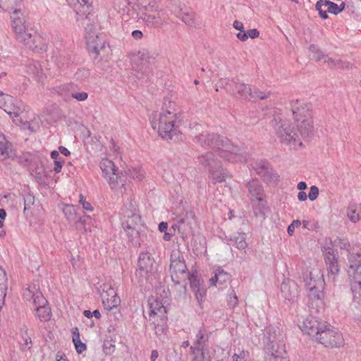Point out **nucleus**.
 I'll return each mask as SVG.
<instances>
[{
	"label": "nucleus",
	"instance_id": "nucleus-1",
	"mask_svg": "<svg viewBox=\"0 0 361 361\" xmlns=\"http://www.w3.org/2000/svg\"><path fill=\"white\" fill-rule=\"evenodd\" d=\"M180 113L176 104L168 99L163 102L159 111L154 112L150 117V122L154 130L159 136L166 140L176 141L180 139V132L178 129Z\"/></svg>",
	"mask_w": 361,
	"mask_h": 361
},
{
	"label": "nucleus",
	"instance_id": "nucleus-2",
	"mask_svg": "<svg viewBox=\"0 0 361 361\" xmlns=\"http://www.w3.org/2000/svg\"><path fill=\"white\" fill-rule=\"evenodd\" d=\"M342 255L347 257L346 271L353 293V305L361 311V253L353 248L345 249Z\"/></svg>",
	"mask_w": 361,
	"mask_h": 361
},
{
	"label": "nucleus",
	"instance_id": "nucleus-3",
	"mask_svg": "<svg viewBox=\"0 0 361 361\" xmlns=\"http://www.w3.org/2000/svg\"><path fill=\"white\" fill-rule=\"evenodd\" d=\"M120 219L129 240L135 245H140L145 235V229L135 202L130 201L121 208Z\"/></svg>",
	"mask_w": 361,
	"mask_h": 361
},
{
	"label": "nucleus",
	"instance_id": "nucleus-4",
	"mask_svg": "<svg viewBox=\"0 0 361 361\" xmlns=\"http://www.w3.org/2000/svg\"><path fill=\"white\" fill-rule=\"evenodd\" d=\"M196 142L202 147L211 148L228 161H241V156L237 154L238 147L218 134H201L196 136Z\"/></svg>",
	"mask_w": 361,
	"mask_h": 361
},
{
	"label": "nucleus",
	"instance_id": "nucleus-5",
	"mask_svg": "<svg viewBox=\"0 0 361 361\" xmlns=\"http://www.w3.org/2000/svg\"><path fill=\"white\" fill-rule=\"evenodd\" d=\"M11 18L12 29L15 34V38L18 42L36 52H39L45 49L42 38L28 29L24 18L17 16L11 17Z\"/></svg>",
	"mask_w": 361,
	"mask_h": 361
},
{
	"label": "nucleus",
	"instance_id": "nucleus-6",
	"mask_svg": "<svg viewBox=\"0 0 361 361\" xmlns=\"http://www.w3.org/2000/svg\"><path fill=\"white\" fill-rule=\"evenodd\" d=\"M0 108L3 109L8 114L16 118L14 122L18 123H22L24 128H27L31 132H36L39 127V121H35V118L33 121H22L20 116L25 108L21 102H18L12 96L4 94L0 92Z\"/></svg>",
	"mask_w": 361,
	"mask_h": 361
},
{
	"label": "nucleus",
	"instance_id": "nucleus-7",
	"mask_svg": "<svg viewBox=\"0 0 361 361\" xmlns=\"http://www.w3.org/2000/svg\"><path fill=\"white\" fill-rule=\"evenodd\" d=\"M292 115L298 123V130L302 137L310 136L312 132V121L309 106L298 99L290 102Z\"/></svg>",
	"mask_w": 361,
	"mask_h": 361
},
{
	"label": "nucleus",
	"instance_id": "nucleus-8",
	"mask_svg": "<svg viewBox=\"0 0 361 361\" xmlns=\"http://www.w3.org/2000/svg\"><path fill=\"white\" fill-rule=\"evenodd\" d=\"M140 19L149 27H160L166 23L165 12L154 1L143 4L139 1Z\"/></svg>",
	"mask_w": 361,
	"mask_h": 361
},
{
	"label": "nucleus",
	"instance_id": "nucleus-9",
	"mask_svg": "<svg viewBox=\"0 0 361 361\" xmlns=\"http://www.w3.org/2000/svg\"><path fill=\"white\" fill-rule=\"evenodd\" d=\"M276 123L274 126L276 134L281 142L288 145L290 147L297 149L302 147V141L300 134L298 133L291 126L290 121L286 118H275Z\"/></svg>",
	"mask_w": 361,
	"mask_h": 361
},
{
	"label": "nucleus",
	"instance_id": "nucleus-10",
	"mask_svg": "<svg viewBox=\"0 0 361 361\" xmlns=\"http://www.w3.org/2000/svg\"><path fill=\"white\" fill-rule=\"evenodd\" d=\"M198 162L209 172V178L213 183H223L228 176L221 161L215 157L213 152H209L197 157Z\"/></svg>",
	"mask_w": 361,
	"mask_h": 361
},
{
	"label": "nucleus",
	"instance_id": "nucleus-11",
	"mask_svg": "<svg viewBox=\"0 0 361 361\" xmlns=\"http://www.w3.org/2000/svg\"><path fill=\"white\" fill-rule=\"evenodd\" d=\"M304 281L305 285L309 287L307 295L311 300H317L324 298L323 289L325 283L319 270L306 274Z\"/></svg>",
	"mask_w": 361,
	"mask_h": 361
},
{
	"label": "nucleus",
	"instance_id": "nucleus-12",
	"mask_svg": "<svg viewBox=\"0 0 361 361\" xmlns=\"http://www.w3.org/2000/svg\"><path fill=\"white\" fill-rule=\"evenodd\" d=\"M315 340L326 347L331 348H337L343 343L342 334L327 324L325 325V329L321 331Z\"/></svg>",
	"mask_w": 361,
	"mask_h": 361
},
{
	"label": "nucleus",
	"instance_id": "nucleus-13",
	"mask_svg": "<svg viewBox=\"0 0 361 361\" xmlns=\"http://www.w3.org/2000/svg\"><path fill=\"white\" fill-rule=\"evenodd\" d=\"M187 267L179 252H173L171 256L170 272L172 281L177 284L190 276L186 272Z\"/></svg>",
	"mask_w": 361,
	"mask_h": 361
},
{
	"label": "nucleus",
	"instance_id": "nucleus-14",
	"mask_svg": "<svg viewBox=\"0 0 361 361\" xmlns=\"http://www.w3.org/2000/svg\"><path fill=\"white\" fill-rule=\"evenodd\" d=\"M98 290L105 309L112 310L119 306L121 300L110 283L100 285Z\"/></svg>",
	"mask_w": 361,
	"mask_h": 361
},
{
	"label": "nucleus",
	"instance_id": "nucleus-15",
	"mask_svg": "<svg viewBox=\"0 0 361 361\" xmlns=\"http://www.w3.org/2000/svg\"><path fill=\"white\" fill-rule=\"evenodd\" d=\"M85 35L86 43L88 50L94 54V57L98 56L101 51L105 49L104 41L99 37L97 30L92 25L86 28Z\"/></svg>",
	"mask_w": 361,
	"mask_h": 361
},
{
	"label": "nucleus",
	"instance_id": "nucleus-16",
	"mask_svg": "<svg viewBox=\"0 0 361 361\" xmlns=\"http://www.w3.org/2000/svg\"><path fill=\"white\" fill-rule=\"evenodd\" d=\"M326 324L317 317L308 316L300 325V328L305 334L316 339L321 331L325 329Z\"/></svg>",
	"mask_w": 361,
	"mask_h": 361
},
{
	"label": "nucleus",
	"instance_id": "nucleus-17",
	"mask_svg": "<svg viewBox=\"0 0 361 361\" xmlns=\"http://www.w3.org/2000/svg\"><path fill=\"white\" fill-rule=\"evenodd\" d=\"M126 172H118L110 176L108 180L109 185L111 190L118 194H123L130 188V180H128Z\"/></svg>",
	"mask_w": 361,
	"mask_h": 361
},
{
	"label": "nucleus",
	"instance_id": "nucleus-18",
	"mask_svg": "<svg viewBox=\"0 0 361 361\" xmlns=\"http://www.w3.org/2000/svg\"><path fill=\"white\" fill-rule=\"evenodd\" d=\"M324 255L328 270V278L335 281L340 271L338 257L331 247L326 248Z\"/></svg>",
	"mask_w": 361,
	"mask_h": 361
},
{
	"label": "nucleus",
	"instance_id": "nucleus-19",
	"mask_svg": "<svg viewBox=\"0 0 361 361\" xmlns=\"http://www.w3.org/2000/svg\"><path fill=\"white\" fill-rule=\"evenodd\" d=\"M235 90L239 97L244 99H264L268 97V94L259 90L252 91L249 85L244 83L236 84Z\"/></svg>",
	"mask_w": 361,
	"mask_h": 361
},
{
	"label": "nucleus",
	"instance_id": "nucleus-20",
	"mask_svg": "<svg viewBox=\"0 0 361 361\" xmlns=\"http://www.w3.org/2000/svg\"><path fill=\"white\" fill-rule=\"evenodd\" d=\"M166 304L167 300H160L158 298L151 297L149 299V306L150 309L149 319H154L163 317H166Z\"/></svg>",
	"mask_w": 361,
	"mask_h": 361
},
{
	"label": "nucleus",
	"instance_id": "nucleus-21",
	"mask_svg": "<svg viewBox=\"0 0 361 361\" xmlns=\"http://www.w3.org/2000/svg\"><path fill=\"white\" fill-rule=\"evenodd\" d=\"M253 169L264 181L271 183L277 180V174L273 172L267 161H260L256 162L255 166H253Z\"/></svg>",
	"mask_w": 361,
	"mask_h": 361
},
{
	"label": "nucleus",
	"instance_id": "nucleus-22",
	"mask_svg": "<svg viewBox=\"0 0 361 361\" xmlns=\"http://www.w3.org/2000/svg\"><path fill=\"white\" fill-rule=\"evenodd\" d=\"M75 13L80 17L87 18L91 12L92 0H66Z\"/></svg>",
	"mask_w": 361,
	"mask_h": 361
},
{
	"label": "nucleus",
	"instance_id": "nucleus-23",
	"mask_svg": "<svg viewBox=\"0 0 361 361\" xmlns=\"http://www.w3.org/2000/svg\"><path fill=\"white\" fill-rule=\"evenodd\" d=\"M278 339L276 334L274 336H269L268 337V340L269 341V345H270V356L269 358V361H287L286 358L283 356L285 353V350L283 346L279 347V345H276V348L275 349V343Z\"/></svg>",
	"mask_w": 361,
	"mask_h": 361
},
{
	"label": "nucleus",
	"instance_id": "nucleus-24",
	"mask_svg": "<svg viewBox=\"0 0 361 361\" xmlns=\"http://www.w3.org/2000/svg\"><path fill=\"white\" fill-rule=\"evenodd\" d=\"M195 223V214L192 211L187 212L184 216L180 217L177 221L178 231L188 235L192 231Z\"/></svg>",
	"mask_w": 361,
	"mask_h": 361
},
{
	"label": "nucleus",
	"instance_id": "nucleus-25",
	"mask_svg": "<svg viewBox=\"0 0 361 361\" xmlns=\"http://www.w3.org/2000/svg\"><path fill=\"white\" fill-rule=\"evenodd\" d=\"M138 267L140 271L145 274L152 273L156 269L154 259L149 252L140 254L138 259Z\"/></svg>",
	"mask_w": 361,
	"mask_h": 361
},
{
	"label": "nucleus",
	"instance_id": "nucleus-26",
	"mask_svg": "<svg viewBox=\"0 0 361 361\" xmlns=\"http://www.w3.org/2000/svg\"><path fill=\"white\" fill-rule=\"evenodd\" d=\"M30 174L41 185L46 184L48 174L42 161H37L30 167Z\"/></svg>",
	"mask_w": 361,
	"mask_h": 361
},
{
	"label": "nucleus",
	"instance_id": "nucleus-27",
	"mask_svg": "<svg viewBox=\"0 0 361 361\" xmlns=\"http://www.w3.org/2000/svg\"><path fill=\"white\" fill-rule=\"evenodd\" d=\"M152 321L153 329L156 336L159 340H164L166 338V334L168 331V326L166 324L167 317H163L156 318L154 319H149Z\"/></svg>",
	"mask_w": 361,
	"mask_h": 361
},
{
	"label": "nucleus",
	"instance_id": "nucleus-28",
	"mask_svg": "<svg viewBox=\"0 0 361 361\" xmlns=\"http://www.w3.org/2000/svg\"><path fill=\"white\" fill-rule=\"evenodd\" d=\"M190 287L195 293V297L199 303H201L206 295V288L196 276L191 275L189 277Z\"/></svg>",
	"mask_w": 361,
	"mask_h": 361
},
{
	"label": "nucleus",
	"instance_id": "nucleus-29",
	"mask_svg": "<svg viewBox=\"0 0 361 361\" xmlns=\"http://www.w3.org/2000/svg\"><path fill=\"white\" fill-rule=\"evenodd\" d=\"M230 275L221 268L214 271V276L210 279L211 285L219 286H226L230 282Z\"/></svg>",
	"mask_w": 361,
	"mask_h": 361
},
{
	"label": "nucleus",
	"instance_id": "nucleus-30",
	"mask_svg": "<svg viewBox=\"0 0 361 361\" xmlns=\"http://www.w3.org/2000/svg\"><path fill=\"white\" fill-rule=\"evenodd\" d=\"M281 291L286 299H288L289 300H293L298 296V286L294 281L288 280L282 283Z\"/></svg>",
	"mask_w": 361,
	"mask_h": 361
},
{
	"label": "nucleus",
	"instance_id": "nucleus-31",
	"mask_svg": "<svg viewBox=\"0 0 361 361\" xmlns=\"http://www.w3.org/2000/svg\"><path fill=\"white\" fill-rule=\"evenodd\" d=\"M248 191L252 201L262 200V188L257 180H252L247 183Z\"/></svg>",
	"mask_w": 361,
	"mask_h": 361
},
{
	"label": "nucleus",
	"instance_id": "nucleus-32",
	"mask_svg": "<svg viewBox=\"0 0 361 361\" xmlns=\"http://www.w3.org/2000/svg\"><path fill=\"white\" fill-rule=\"evenodd\" d=\"M228 244L235 246L239 250H245L247 247L245 233H237L231 235L228 240Z\"/></svg>",
	"mask_w": 361,
	"mask_h": 361
},
{
	"label": "nucleus",
	"instance_id": "nucleus-33",
	"mask_svg": "<svg viewBox=\"0 0 361 361\" xmlns=\"http://www.w3.org/2000/svg\"><path fill=\"white\" fill-rule=\"evenodd\" d=\"M13 155L11 145L0 132V159L4 160Z\"/></svg>",
	"mask_w": 361,
	"mask_h": 361
},
{
	"label": "nucleus",
	"instance_id": "nucleus-34",
	"mask_svg": "<svg viewBox=\"0 0 361 361\" xmlns=\"http://www.w3.org/2000/svg\"><path fill=\"white\" fill-rule=\"evenodd\" d=\"M348 219L353 224L361 219V204H350L346 209Z\"/></svg>",
	"mask_w": 361,
	"mask_h": 361
},
{
	"label": "nucleus",
	"instance_id": "nucleus-35",
	"mask_svg": "<svg viewBox=\"0 0 361 361\" xmlns=\"http://www.w3.org/2000/svg\"><path fill=\"white\" fill-rule=\"evenodd\" d=\"M100 168L106 179H109L113 174H116L118 172L114 162L108 159H103L100 162Z\"/></svg>",
	"mask_w": 361,
	"mask_h": 361
},
{
	"label": "nucleus",
	"instance_id": "nucleus-36",
	"mask_svg": "<svg viewBox=\"0 0 361 361\" xmlns=\"http://www.w3.org/2000/svg\"><path fill=\"white\" fill-rule=\"evenodd\" d=\"M325 63L333 68L351 69L353 68L351 63L340 59H334L331 57H325Z\"/></svg>",
	"mask_w": 361,
	"mask_h": 361
},
{
	"label": "nucleus",
	"instance_id": "nucleus-37",
	"mask_svg": "<svg viewBox=\"0 0 361 361\" xmlns=\"http://www.w3.org/2000/svg\"><path fill=\"white\" fill-rule=\"evenodd\" d=\"M8 278L5 270L0 266V309L6 295Z\"/></svg>",
	"mask_w": 361,
	"mask_h": 361
},
{
	"label": "nucleus",
	"instance_id": "nucleus-38",
	"mask_svg": "<svg viewBox=\"0 0 361 361\" xmlns=\"http://www.w3.org/2000/svg\"><path fill=\"white\" fill-rule=\"evenodd\" d=\"M208 342V335L204 330L200 329L196 335V341L195 343V350H206Z\"/></svg>",
	"mask_w": 361,
	"mask_h": 361
},
{
	"label": "nucleus",
	"instance_id": "nucleus-39",
	"mask_svg": "<svg viewBox=\"0 0 361 361\" xmlns=\"http://www.w3.org/2000/svg\"><path fill=\"white\" fill-rule=\"evenodd\" d=\"M18 0H0V8L4 11H11L15 15L21 13V10L17 8Z\"/></svg>",
	"mask_w": 361,
	"mask_h": 361
},
{
	"label": "nucleus",
	"instance_id": "nucleus-40",
	"mask_svg": "<svg viewBox=\"0 0 361 361\" xmlns=\"http://www.w3.org/2000/svg\"><path fill=\"white\" fill-rule=\"evenodd\" d=\"M309 50L310 51V58L317 61H322L325 63V57H329L324 54L320 49L314 44L310 46Z\"/></svg>",
	"mask_w": 361,
	"mask_h": 361
},
{
	"label": "nucleus",
	"instance_id": "nucleus-41",
	"mask_svg": "<svg viewBox=\"0 0 361 361\" xmlns=\"http://www.w3.org/2000/svg\"><path fill=\"white\" fill-rule=\"evenodd\" d=\"M75 331H73V342L74 343L76 351L78 353H82L86 350V345L83 343L80 339V334L77 328Z\"/></svg>",
	"mask_w": 361,
	"mask_h": 361
},
{
	"label": "nucleus",
	"instance_id": "nucleus-42",
	"mask_svg": "<svg viewBox=\"0 0 361 361\" xmlns=\"http://www.w3.org/2000/svg\"><path fill=\"white\" fill-rule=\"evenodd\" d=\"M175 15L186 25L190 27L195 25V14L193 13H181L179 11L176 13Z\"/></svg>",
	"mask_w": 361,
	"mask_h": 361
},
{
	"label": "nucleus",
	"instance_id": "nucleus-43",
	"mask_svg": "<svg viewBox=\"0 0 361 361\" xmlns=\"http://www.w3.org/2000/svg\"><path fill=\"white\" fill-rule=\"evenodd\" d=\"M64 216L69 221H73L76 219V209L72 204H65L62 208Z\"/></svg>",
	"mask_w": 361,
	"mask_h": 361
},
{
	"label": "nucleus",
	"instance_id": "nucleus-44",
	"mask_svg": "<svg viewBox=\"0 0 361 361\" xmlns=\"http://www.w3.org/2000/svg\"><path fill=\"white\" fill-rule=\"evenodd\" d=\"M37 315L40 321L47 322L51 318V311L49 307L44 305L37 307Z\"/></svg>",
	"mask_w": 361,
	"mask_h": 361
},
{
	"label": "nucleus",
	"instance_id": "nucleus-45",
	"mask_svg": "<svg viewBox=\"0 0 361 361\" xmlns=\"http://www.w3.org/2000/svg\"><path fill=\"white\" fill-rule=\"evenodd\" d=\"M128 175L133 180L140 182L145 178V172L140 167L133 168L128 170Z\"/></svg>",
	"mask_w": 361,
	"mask_h": 361
},
{
	"label": "nucleus",
	"instance_id": "nucleus-46",
	"mask_svg": "<svg viewBox=\"0 0 361 361\" xmlns=\"http://www.w3.org/2000/svg\"><path fill=\"white\" fill-rule=\"evenodd\" d=\"M194 357L192 361H211L210 357L205 355V350H195V347L190 346Z\"/></svg>",
	"mask_w": 361,
	"mask_h": 361
},
{
	"label": "nucleus",
	"instance_id": "nucleus-47",
	"mask_svg": "<svg viewBox=\"0 0 361 361\" xmlns=\"http://www.w3.org/2000/svg\"><path fill=\"white\" fill-rule=\"evenodd\" d=\"M321 4H326V11L336 15L341 12V9H338V6L334 2L320 0L318 1V6H320Z\"/></svg>",
	"mask_w": 361,
	"mask_h": 361
},
{
	"label": "nucleus",
	"instance_id": "nucleus-48",
	"mask_svg": "<svg viewBox=\"0 0 361 361\" xmlns=\"http://www.w3.org/2000/svg\"><path fill=\"white\" fill-rule=\"evenodd\" d=\"M32 302L36 306L37 308V307H42L45 305L47 301L43 296L42 293L38 290L37 293H35V295L32 300Z\"/></svg>",
	"mask_w": 361,
	"mask_h": 361
},
{
	"label": "nucleus",
	"instance_id": "nucleus-49",
	"mask_svg": "<svg viewBox=\"0 0 361 361\" xmlns=\"http://www.w3.org/2000/svg\"><path fill=\"white\" fill-rule=\"evenodd\" d=\"M37 290L38 289L35 286H29L24 290L23 296L28 301L32 300Z\"/></svg>",
	"mask_w": 361,
	"mask_h": 361
},
{
	"label": "nucleus",
	"instance_id": "nucleus-50",
	"mask_svg": "<svg viewBox=\"0 0 361 361\" xmlns=\"http://www.w3.org/2000/svg\"><path fill=\"white\" fill-rule=\"evenodd\" d=\"M227 302L228 305L231 308H234L238 305V299L234 290H232L231 293L228 295Z\"/></svg>",
	"mask_w": 361,
	"mask_h": 361
},
{
	"label": "nucleus",
	"instance_id": "nucleus-51",
	"mask_svg": "<svg viewBox=\"0 0 361 361\" xmlns=\"http://www.w3.org/2000/svg\"><path fill=\"white\" fill-rule=\"evenodd\" d=\"M249 357V352L242 350L239 354L235 353L233 357V361H247Z\"/></svg>",
	"mask_w": 361,
	"mask_h": 361
},
{
	"label": "nucleus",
	"instance_id": "nucleus-52",
	"mask_svg": "<svg viewBox=\"0 0 361 361\" xmlns=\"http://www.w3.org/2000/svg\"><path fill=\"white\" fill-rule=\"evenodd\" d=\"M139 59L142 61L141 62V68H140L141 71L143 69L146 71L148 68L147 66V59H149V53L143 51L142 53L140 52Z\"/></svg>",
	"mask_w": 361,
	"mask_h": 361
},
{
	"label": "nucleus",
	"instance_id": "nucleus-53",
	"mask_svg": "<svg viewBox=\"0 0 361 361\" xmlns=\"http://www.w3.org/2000/svg\"><path fill=\"white\" fill-rule=\"evenodd\" d=\"M71 95L72 98L79 102L85 101L88 97V94L85 92H73Z\"/></svg>",
	"mask_w": 361,
	"mask_h": 361
},
{
	"label": "nucleus",
	"instance_id": "nucleus-54",
	"mask_svg": "<svg viewBox=\"0 0 361 361\" xmlns=\"http://www.w3.org/2000/svg\"><path fill=\"white\" fill-rule=\"evenodd\" d=\"M11 200L12 202L11 206L14 205V202H16V196L13 194L6 195L2 197L0 200V204L2 206H5L6 204H8V201Z\"/></svg>",
	"mask_w": 361,
	"mask_h": 361
},
{
	"label": "nucleus",
	"instance_id": "nucleus-55",
	"mask_svg": "<svg viewBox=\"0 0 361 361\" xmlns=\"http://www.w3.org/2000/svg\"><path fill=\"white\" fill-rule=\"evenodd\" d=\"M35 202V197L30 194H28L24 197V210H27L30 209V207L34 204Z\"/></svg>",
	"mask_w": 361,
	"mask_h": 361
},
{
	"label": "nucleus",
	"instance_id": "nucleus-56",
	"mask_svg": "<svg viewBox=\"0 0 361 361\" xmlns=\"http://www.w3.org/2000/svg\"><path fill=\"white\" fill-rule=\"evenodd\" d=\"M79 202L80 204H82V208L85 210H87L89 212H92L93 210V207L91 205V204L89 202L86 201L85 196L82 194L80 195Z\"/></svg>",
	"mask_w": 361,
	"mask_h": 361
},
{
	"label": "nucleus",
	"instance_id": "nucleus-57",
	"mask_svg": "<svg viewBox=\"0 0 361 361\" xmlns=\"http://www.w3.org/2000/svg\"><path fill=\"white\" fill-rule=\"evenodd\" d=\"M319 195V188L316 185L310 187L308 197L311 201L315 200Z\"/></svg>",
	"mask_w": 361,
	"mask_h": 361
},
{
	"label": "nucleus",
	"instance_id": "nucleus-58",
	"mask_svg": "<svg viewBox=\"0 0 361 361\" xmlns=\"http://www.w3.org/2000/svg\"><path fill=\"white\" fill-rule=\"evenodd\" d=\"M301 225V222L299 220H294L288 227V233L290 235H293L295 232V228L299 227Z\"/></svg>",
	"mask_w": 361,
	"mask_h": 361
},
{
	"label": "nucleus",
	"instance_id": "nucleus-59",
	"mask_svg": "<svg viewBox=\"0 0 361 361\" xmlns=\"http://www.w3.org/2000/svg\"><path fill=\"white\" fill-rule=\"evenodd\" d=\"M323 7L326 8V4H321L320 6H319L318 1L317 2L316 8L319 11L320 17L323 19H326L328 18V15L326 13V11L323 9Z\"/></svg>",
	"mask_w": 361,
	"mask_h": 361
},
{
	"label": "nucleus",
	"instance_id": "nucleus-60",
	"mask_svg": "<svg viewBox=\"0 0 361 361\" xmlns=\"http://www.w3.org/2000/svg\"><path fill=\"white\" fill-rule=\"evenodd\" d=\"M75 228L78 230H84L85 231H87V228L85 226V219L82 218H79L78 221H75Z\"/></svg>",
	"mask_w": 361,
	"mask_h": 361
},
{
	"label": "nucleus",
	"instance_id": "nucleus-61",
	"mask_svg": "<svg viewBox=\"0 0 361 361\" xmlns=\"http://www.w3.org/2000/svg\"><path fill=\"white\" fill-rule=\"evenodd\" d=\"M248 37L255 39L259 36V32L257 29H250L247 32Z\"/></svg>",
	"mask_w": 361,
	"mask_h": 361
},
{
	"label": "nucleus",
	"instance_id": "nucleus-62",
	"mask_svg": "<svg viewBox=\"0 0 361 361\" xmlns=\"http://www.w3.org/2000/svg\"><path fill=\"white\" fill-rule=\"evenodd\" d=\"M63 163V161L61 160L54 161L55 166L54 168V171H55V173H59L61 171Z\"/></svg>",
	"mask_w": 361,
	"mask_h": 361
},
{
	"label": "nucleus",
	"instance_id": "nucleus-63",
	"mask_svg": "<svg viewBox=\"0 0 361 361\" xmlns=\"http://www.w3.org/2000/svg\"><path fill=\"white\" fill-rule=\"evenodd\" d=\"M131 35L135 40H139V39H142V37H143V34H142V31H140L139 30L133 31L131 33Z\"/></svg>",
	"mask_w": 361,
	"mask_h": 361
},
{
	"label": "nucleus",
	"instance_id": "nucleus-64",
	"mask_svg": "<svg viewBox=\"0 0 361 361\" xmlns=\"http://www.w3.org/2000/svg\"><path fill=\"white\" fill-rule=\"evenodd\" d=\"M236 37L238 39H240L242 42H245L248 39V35L247 34V32H245V31L238 32L236 35Z\"/></svg>",
	"mask_w": 361,
	"mask_h": 361
}]
</instances>
